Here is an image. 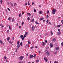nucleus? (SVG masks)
Listing matches in <instances>:
<instances>
[{
  "label": "nucleus",
  "mask_w": 63,
  "mask_h": 63,
  "mask_svg": "<svg viewBox=\"0 0 63 63\" xmlns=\"http://www.w3.org/2000/svg\"><path fill=\"white\" fill-rule=\"evenodd\" d=\"M7 10H8V11H10V9H9V8H7Z\"/></svg>",
  "instance_id": "53"
},
{
  "label": "nucleus",
  "mask_w": 63,
  "mask_h": 63,
  "mask_svg": "<svg viewBox=\"0 0 63 63\" xmlns=\"http://www.w3.org/2000/svg\"><path fill=\"white\" fill-rule=\"evenodd\" d=\"M8 20H10H10H11V17H10L9 18Z\"/></svg>",
  "instance_id": "29"
},
{
  "label": "nucleus",
  "mask_w": 63,
  "mask_h": 63,
  "mask_svg": "<svg viewBox=\"0 0 63 63\" xmlns=\"http://www.w3.org/2000/svg\"><path fill=\"white\" fill-rule=\"evenodd\" d=\"M9 29H10V30H11V29H12V28H11V26L9 25Z\"/></svg>",
  "instance_id": "13"
},
{
  "label": "nucleus",
  "mask_w": 63,
  "mask_h": 63,
  "mask_svg": "<svg viewBox=\"0 0 63 63\" xmlns=\"http://www.w3.org/2000/svg\"><path fill=\"white\" fill-rule=\"evenodd\" d=\"M35 22V23L36 24H38V25L40 24V23H38V22H37V21Z\"/></svg>",
  "instance_id": "16"
},
{
  "label": "nucleus",
  "mask_w": 63,
  "mask_h": 63,
  "mask_svg": "<svg viewBox=\"0 0 63 63\" xmlns=\"http://www.w3.org/2000/svg\"><path fill=\"white\" fill-rule=\"evenodd\" d=\"M52 42H53V41L55 42V41H56V39L55 38H53L52 40Z\"/></svg>",
  "instance_id": "8"
},
{
  "label": "nucleus",
  "mask_w": 63,
  "mask_h": 63,
  "mask_svg": "<svg viewBox=\"0 0 63 63\" xmlns=\"http://www.w3.org/2000/svg\"><path fill=\"white\" fill-rule=\"evenodd\" d=\"M27 19L28 20H30V18H29V17H28L27 18Z\"/></svg>",
  "instance_id": "37"
},
{
  "label": "nucleus",
  "mask_w": 63,
  "mask_h": 63,
  "mask_svg": "<svg viewBox=\"0 0 63 63\" xmlns=\"http://www.w3.org/2000/svg\"><path fill=\"white\" fill-rule=\"evenodd\" d=\"M20 38L22 39V38L23 37V35H21L20 36Z\"/></svg>",
  "instance_id": "14"
},
{
  "label": "nucleus",
  "mask_w": 63,
  "mask_h": 63,
  "mask_svg": "<svg viewBox=\"0 0 63 63\" xmlns=\"http://www.w3.org/2000/svg\"><path fill=\"white\" fill-rule=\"evenodd\" d=\"M46 17L47 18H48L49 17V16H48V15H47Z\"/></svg>",
  "instance_id": "22"
},
{
  "label": "nucleus",
  "mask_w": 63,
  "mask_h": 63,
  "mask_svg": "<svg viewBox=\"0 0 63 63\" xmlns=\"http://www.w3.org/2000/svg\"><path fill=\"white\" fill-rule=\"evenodd\" d=\"M32 5H34V2H33L32 4Z\"/></svg>",
  "instance_id": "60"
},
{
  "label": "nucleus",
  "mask_w": 63,
  "mask_h": 63,
  "mask_svg": "<svg viewBox=\"0 0 63 63\" xmlns=\"http://www.w3.org/2000/svg\"><path fill=\"white\" fill-rule=\"evenodd\" d=\"M56 50H59V48L58 47H57L56 48Z\"/></svg>",
  "instance_id": "12"
},
{
  "label": "nucleus",
  "mask_w": 63,
  "mask_h": 63,
  "mask_svg": "<svg viewBox=\"0 0 63 63\" xmlns=\"http://www.w3.org/2000/svg\"><path fill=\"white\" fill-rule=\"evenodd\" d=\"M4 58L5 59H7V57L6 56L4 57Z\"/></svg>",
  "instance_id": "44"
},
{
  "label": "nucleus",
  "mask_w": 63,
  "mask_h": 63,
  "mask_svg": "<svg viewBox=\"0 0 63 63\" xmlns=\"http://www.w3.org/2000/svg\"><path fill=\"white\" fill-rule=\"evenodd\" d=\"M45 43H47V40H45Z\"/></svg>",
  "instance_id": "35"
},
{
  "label": "nucleus",
  "mask_w": 63,
  "mask_h": 63,
  "mask_svg": "<svg viewBox=\"0 0 63 63\" xmlns=\"http://www.w3.org/2000/svg\"><path fill=\"white\" fill-rule=\"evenodd\" d=\"M42 44H43V46H44L45 45V42H43L42 43Z\"/></svg>",
  "instance_id": "40"
},
{
  "label": "nucleus",
  "mask_w": 63,
  "mask_h": 63,
  "mask_svg": "<svg viewBox=\"0 0 63 63\" xmlns=\"http://www.w3.org/2000/svg\"><path fill=\"white\" fill-rule=\"evenodd\" d=\"M21 13H20L19 14V17H21Z\"/></svg>",
  "instance_id": "20"
},
{
  "label": "nucleus",
  "mask_w": 63,
  "mask_h": 63,
  "mask_svg": "<svg viewBox=\"0 0 63 63\" xmlns=\"http://www.w3.org/2000/svg\"><path fill=\"white\" fill-rule=\"evenodd\" d=\"M13 40L14 41V37H12Z\"/></svg>",
  "instance_id": "54"
},
{
  "label": "nucleus",
  "mask_w": 63,
  "mask_h": 63,
  "mask_svg": "<svg viewBox=\"0 0 63 63\" xmlns=\"http://www.w3.org/2000/svg\"><path fill=\"white\" fill-rule=\"evenodd\" d=\"M29 57L30 58H32L33 57V55H31Z\"/></svg>",
  "instance_id": "5"
},
{
  "label": "nucleus",
  "mask_w": 63,
  "mask_h": 63,
  "mask_svg": "<svg viewBox=\"0 0 63 63\" xmlns=\"http://www.w3.org/2000/svg\"><path fill=\"white\" fill-rule=\"evenodd\" d=\"M61 22H62V24H63V21L62 20L61 21Z\"/></svg>",
  "instance_id": "46"
},
{
  "label": "nucleus",
  "mask_w": 63,
  "mask_h": 63,
  "mask_svg": "<svg viewBox=\"0 0 63 63\" xmlns=\"http://www.w3.org/2000/svg\"><path fill=\"white\" fill-rule=\"evenodd\" d=\"M27 15H29L30 16H31V14L30 13H27Z\"/></svg>",
  "instance_id": "32"
},
{
  "label": "nucleus",
  "mask_w": 63,
  "mask_h": 63,
  "mask_svg": "<svg viewBox=\"0 0 63 63\" xmlns=\"http://www.w3.org/2000/svg\"><path fill=\"white\" fill-rule=\"evenodd\" d=\"M20 45L21 46H22V42H21L20 43Z\"/></svg>",
  "instance_id": "30"
},
{
  "label": "nucleus",
  "mask_w": 63,
  "mask_h": 63,
  "mask_svg": "<svg viewBox=\"0 0 63 63\" xmlns=\"http://www.w3.org/2000/svg\"><path fill=\"white\" fill-rule=\"evenodd\" d=\"M44 20V18H41L40 19V20Z\"/></svg>",
  "instance_id": "24"
},
{
  "label": "nucleus",
  "mask_w": 63,
  "mask_h": 63,
  "mask_svg": "<svg viewBox=\"0 0 63 63\" xmlns=\"http://www.w3.org/2000/svg\"><path fill=\"white\" fill-rule=\"evenodd\" d=\"M24 58L23 56H21L18 58L19 60H22Z\"/></svg>",
  "instance_id": "3"
},
{
  "label": "nucleus",
  "mask_w": 63,
  "mask_h": 63,
  "mask_svg": "<svg viewBox=\"0 0 63 63\" xmlns=\"http://www.w3.org/2000/svg\"><path fill=\"white\" fill-rule=\"evenodd\" d=\"M10 4L11 5V7H13V4H12V3H10Z\"/></svg>",
  "instance_id": "21"
},
{
  "label": "nucleus",
  "mask_w": 63,
  "mask_h": 63,
  "mask_svg": "<svg viewBox=\"0 0 63 63\" xmlns=\"http://www.w3.org/2000/svg\"><path fill=\"white\" fill-rule=\"evenodd\" d=\"M49 22V21L48 20H47V21H46V22L47 23H48V22Z\"/></svg>",
  "instance_id": "41"
},
{
  "label": "nucleus",
  "mask_w": 63,
  "mask_h": 63,
  "mask_svg": "<svg viewBox=\"0 0 63 63\" xmlns=\"http://www.w3.org/2000/svg\"><path fill=\"white\" fill-rule=\"evenodd\" d=\"M20 45H18L16 47H17V49H18V48H19V47H20Z\"/></svg>",
  "instance_id": "7"
},
{
  "label": "nucleus",
  "mask_w": 63,
  "mask_h": 63,
  "mask_svg": "<svg viewBox=\"0 0 63 63\" xmlns=\"http://www.w3.org/2000/svg\"><path fill=\"white\" fill-rule=\"evenodd\" d=\"M7 39V40H10V38L9 37H8Z\"/></svg>",
  "instance_id": "43"
},
{
  "label": "nucleus",
  "mask_w": 63,
  "mask_h": 63,
  "mask_svg": "<svg viewBox=\"0 0 63 63\" xmlns=\"http://www.w3.org/2000/svg\"><path fill=\"white\" fill-rule=\"evenodd\" d=\"M19 28H21V26H19Z\"/></svg>",
  "instance_id": "63"
},
{
  "label": "nucleus",
  "mask_w": 63,
  "mask_h": 63,
  "mask_svg": "<svg viewBox=\"0 0 63 63\" xmlns=\"http://www.w3.org/2000/svg\"><path fill=\"white\" fill-rule=\"evenodd\" d=\"M34 48V47H31V49H32V48Z\"/></svg>",
  "instance_id": "50"
},
{
  "label": "nucleus",
  "mask_w": 63,
  "mask_h": 63,
  "mask_svg": "<svg viewBox=\"0 0 63 63\" xmlns=\"http://www.w3.org/2000/svg\"><path fill=\"white\" fill-rule=\"evenodd\" d=\"M50 47H53V45L52 43H50Z\"/></svg>",
  "instance_id": "10"
},
{
  "label": "nucleus",
  "mask_w": 63,
  "mask_h": 63,
  "mask_svg": "<svg viewBox=\"0 0 63 63\" xmlns=\"http://www.w3.org/2000/svg\"><path fill=\"white\" fill-rule=\"evenodd\" d=\"M45 53L47 56H49L50 55V53L47 50H45Z\"/></svg>",
  "instance_id": "1"
},
{
  "label": "nucleus",
  "mask_w": 63,
  "mask_h": 63,
  "mask_svg": "<svg viewBox=\"0 0 63 63\" xmlns=\"http://www.w3.org/2000/svg\"><path fill=\"white\" fill-rule=\"evenodd\" d=\"M60 26H61V25H57V27H60Z\"/></svg>",
  "instance_id": "25"
},
{
  "label": "nucleus",
  "mask_w": 63,
  "mask_h": 63,
  "mask_svg": "<svg viewBox=\"0 0 63 63\" xmlns=\"http://www.w3.org/2000/svg\"><path fill=\"white\" fill-rule=\"evenodd\" d=\"M58 33V35H60L61 34V32H57Z\"/></svg>",
  "instance_id": "11"
},
{
  "label": "nucleus",
  "mask_w": 63,
  "mask_h": 63,
  "mask_svg": "<svg viewBox=\"0 0 63 63\" xmlns=\"http://www.w3.org/2000/svg\"><path fill=\"white\" fill-rule=\"evenodd\" d=\"M55 54H56V53H57V52H54Z\"/></svg>",
  "instance_id": "61"
},
{
  "label": "nucleus",
  "mask_w": 63,
  "mask_h": 63,
  "mask_svg": "<svg viewBox=\"0 0 63 63\" xmlns=\"http://www.w3.org/2000/svg\"><path fill=\"white\" fill-rule=\"evenodd\" d=\"M35 48H38V46H36L35 47Z\"/></svg>",
  "instance_id": "56"
},
{
  "label": "nucleus",
  "mask_w": 63,
  "mask_h": 63,
  "mask_svg": "<svg viewBox=\"0 0 63 63\" xmlns=\"http://www.w3.org/2000/svg\"><path fill=\"white\" fill-rule=\"evenodd\" d=\"M24 22L23 21L22 22V26H23V24H24Z\"/></svg>",
  "instance_id": "39"
},
{
  "label": "nucleus",
  "mask_w": 63,
  "mask_h": 63,
  "mask_svg": "<svg viewBox=\"0 0 63 63\" xmlns=\"http://www.w3.org/2000/svg\"><path fill=\"white\" fill-rule=\"evenodd\" d=\"M54 63H58V62H56V61H55L54 62Z\"/></svg>",
  "instance_id": "47"
},
{
  "label": "nucleus",
  "mask_w": 63,
  "mask_h": 63,
  "mask_svg": "<svg viewBox=\"0 0 63 63\" xmlns=\"http://www.w3.org/2000/svg\"><path fill=\"white\" fill-rule=\"evenodd\" d=\"M22 15H23V14H24V12H23L22 11Z\"/></svg>",
  "instance_id": "51"
},
{
  "label": "nucleus",
  "mask_w": 63,
  "mask_h": 63,
  "mask_svg": "<svg viewBox=\"0 0 63 63\" xmlns=\"http://www.w3.org/2000/svg\"><path fill=\"white\" fill-rule=\"evenodd\" d=\"M14 6H17V4L16 3H14Z\"/></svg>",
  "instance_id": "23"
},
{
  "label": "nucleus",
  "mask_w": 63,
  "mask_h": 63,
  "mask_svg": "<svg viewBox=\"0 0 63 63\" xmlns=\"http://www.w3.org/2000/svg\"><path fill=\"white\" fill-rule=\"evenodd\" d=\"M61 46H62V47H63V42H62L61 44Z\"/></svg>",
  "instance_id": "27"
},
{
  "label": "nucleus",
  "mask_w": 63,
  "mask_h": 63,
  "mask_svg": "<svg viewBox=\"0 0 63 63\" xmlns=\"http://www.w3.org/2000/svg\"><path fill=\"white\" fill-rule=\"evenodd\" d=\"M39 54L41 53V51H39Z\"/></svg>",
  "instance_id": "62"
},
{
  "label": "nucleus",
  "mask_w": 63,
  "mask_h": 63,
  "mask_svg": "<svg viewBox=\"0 0 63 63\" xmlns=\"http://www.w3.org/2000/svg\"><path fill=\"white\" fill-rule=\"evenodd\" d=\"M34 12H36V9H34Z\"/></svg>",
  "instance_id": "33"
},
{
  "label": "nucleus",
  "mask_w": 63,
  "mask_h": 63,
  "mask_svg": "<svg viewBox=\"0 0 63 63\" xmlns=\"http://www.w3.org/2000/svg\"><path fill=\"white\" fill-rule=\"evenodd\" d=\"M17 49L15 51L16 52H17Z\"/></svg>",
  "instance_id": "59"
},
{
  "label": "nucleus",
  "mask_w": 63,
  "mask_h": 63,
  "mask_svg": "<svg viewBox=\"0 0 63 63\" xmlns=\"http://www.w3.org/2000/svg\"><path fill=\"white\" fill-rule=\"evenodd\" d=\"M49 24H51V23H50V22H49Z\"/></svg>",
  "instance_id": "64"
},
{
  "label": "nucleus",
  "mask_w": 63,
  "mask_h": 63,
  "mask_svg": "<svg viewBox=\"0 0 63 63\" xmlns=\"http://www.w3.org/2000/svg\"><path fill=\"white\" fill-rule=\"evenodd\" d=\"M55 12H56V9H54L52 10V14L53 15H54L55 14Z\"/></svg>",
  "instance_id": "2"
},
{
  "label": "nucleus",
  "mask_w": 63,
  "mask_h": 63,
  "mask_svg": "<svg viewBox=\"0 0 63 63\" xmlns=\"http://www.w3.org/2000/svg\"><path fill=\"white\" fill-rule=\"evenodd\" d=\"M30 1V0H29L28 2V5H30V4L29 3Z\"/></svg>",
  "instance_id": "26"
},
{
  "label": "nucleus",
  "mask_w": 63,
  "mask_h": 63,
  "mask_svg": "<svg viewBox=\"0 0 63 63\" xmlns=\"http://www.w3.org/2000/svg\"><path fill=\"white\" fill-rule=\"evenodd\" d=\"M28 43L29 44H31V43L29 41H28Z\"/></svg>",
  "instance_id": "48"
},
{
  "label": "nucleus",
  "mask_w": 63,
  "mask_h": 63,
  "mask_svg": "<svg viewBox=\"0 0 63 63\" xmlns=\"http://www.w3.org/2000/svg\"><path fill=\"white\" fill-rule=\"evenodd\" d=\"M27 4V3H26L25 4V6H26Z\"/></svg>",
  "instance_id": "52"
},
{
  "label": "nucleus",
  "mask_w": 63,
  "mask_h": 63,
  "mask_svg": "<svg viewBox=\"0 0 63 63\" xmlns=\"http://www.w3.org/2000/svg\"><path fill=\"white\" fill-rule=\"evenodd\" d=\"M32 29L33 31H34V30H35V26H33L32 27Z\"/></svg>",
  "instance_id": "9"
},
{
  "label": "nucleus",
  "mask_w": 63,
  "mask_h": 63,
  "mask_svg": "<svg viewBox=\"0 0 63 63\" xmlns=\"http://www.w3.org/2000/svg\"><path fill=\"white\" fill-rule=\"evenodd\" d=\"M31 22H34V19H33L31 21Z\"/></svg>",
  "instance_id": "34"
},
{
  "label": "nucleus",
  "mask_w": 63,
  "mask_h": 63,
  "mask_svg": "<svg viewBox=\"0 0 63 63\" xmlns=\"http://www.w3.org/2000/svg\"><path fill=\"white\" fill-rule=\"evenodd\" d=\"M12 22H14V18H12Z\"/></svg>",
  "instance_id": "15"
},
{
  "label": "nucleus",
  "mask_w": 63,
  "mask_h": 63,
  "mask_svg": "<svg viewBox=\"0 0 63 63\" xmlns=\"http://www.w3.org/2000/svg\"><path fill=\"white\" fill-rule=\"evenodd\" d=\"M9 43H11V44H12V45H13V44H12V43H13V42L11 41V42H10L9 41Z\"/></svg>",
  "instance_id": "36"
},
{
  "label": "nucleus",
  "mask_w": 63,
  "mask_h": 63,
  "mask_svg": "<svg viewBox=\"0 0 63 63\" xmlns=\"http://www.w3.org/2000/svg\"><path fill=\"white\" fill-rule=\"evenodd\" d=\"M58 31H59V32H60V29H58Z\"/></svg>",
  "instance_id": "49"
},
{
  "label": "nucleus",
  "mask_w": 63,
  "mask_h": 63,
  "mask_svg": "<svg viewBox=\"0 0 63 63\" xmlns=\"http://www.w3.org/2000/svg\"><path fill=\"white\" fill-rule=\"evenodd\" d=\"M36 62H39V60H37L36 61Z\"/></svg>",
  "instance_id": "31"
},
{
  "label": "nucleus",
  "mask_w": 63,
  "mask_h": 63,
  "mask_svg": "<svg viewBox=\"0 0 63 63\" xmlns=\"http://www.w3.org/2000/svg\"><path fill=\"white\" fill-rule=\"evenodd\" d=\"M24 38H26V35H24V36H23V37H22V40H23L24 39Z\"/></svg>",
  "instance_id": "6"
},
{
  "label": "nucleus",
  "mask_w": 63,
  "mask_h": 63,
  "mask_svg": "<svg viewBox=\"0 0 63 63\" xmlns=\"http://www.w3.org/2000/svg\"><path fill=\"white\" fill-rule=\"evenodd\" d=\"M44 60H46V62H47V61H48V60L47 59V58L45 57H44Z\"/></svg>",
  "instance_id": "4"
},
{
  "label": "nucleus",
  "mask_w": 63,
  "mask_h": 63,
  "mask_svg": "<svg viewBox=\"0 0 63 63\" xmlns=\"http://www.w3.org/2000/svg\"><path fill=\"white\" fill-rule=\"evenodd\" d=\"M1 27H4V25H2Z\"/></svg>",
  "instance_id": "57"
},
{
  "label": "nucleus",
  "mask_w": 63,
  "mask_h": 63,
  "mask_svg": "<svg viewBox=\"0 0 63 63\" xmlns=\"http://www.w3.org/2000/svg\"><path fill=\"white\" fill-rule=\"evenodd\" d=\"M51 36H52V35H53V33H52V31H51Z\"/></svg>",
  "instance_id": "19"
},
{
  "label": "nucleus",
  "mask_w": 63,
  "mask_h": 63,
  "mask_svg": "<svg viewBox=\"0 0 63 63\" xmlns=\"http://www.w3.org/2000/svg\"><path fill=\"white\" fill-rule=\"evenodd\" d=\"M28 33V32H26L25 33V34H27Z\"/></svg>",
  "instance_id": "58"
},
{
  "label": "nucleus",
  "mask_w": 63,
  "mask_h": 63,
  "mask_svg": "<svg viewBox=\"0 0 63 63\" xmlns=\"http://www.w3.org/2000/svg\"><path fill=\"white\" fill-rule=\"evenodd\" d=\"M0 2L1 3V4H2V2H3V0H1L0 1Z\"/></svg>",
  "instance_id": "38"
},
{
  "label": "nucleus",
  "mask_w": 63,
  "mask_h": 63,
  "mask_svg": "<svg viewBox=\"0 0 63 63\" xmlns=\"http://www.w3.org/2000/svg\"><path fill=\"white\" fill-rule=\"evenodd\" d=\"M29 46V45L27 44L26 45V47H28Z\"/></svg>",
  "instance_id": "45"
},
{
  "label": "nucleus",
  "mask_w": 63,
  "mask_h": 63,
  "mask_svg": "<svg viewBox=\"0 0 63 63\" xmlns=\"http://www.w3.org/2000/svg\"><path fill=\"white\" fill-rule=\"evenodd\" d=\"M36 54H35L33 56L34 57H36Z\"/></svg>",
  "instance_id": "42"
},
{
  "label": "nucleus",
  "mask_w": 63,
  "mask_h": 63,
  "mask_svg": "<svg viewBox=\"0 0 63 63\" xmlns=\"http://www.w3.org/2000/svg\"><path fill=\"white\" fill-rule=\"evenodd\" d=\"M47 14H49V11H47Z\"/></svg>",
  "instance_id": "55"
},
{
  "label": "nucleus",
  "mask_w": 63,
  "mask_h": 63,
  "mask_svg": "<svg viewBox=\"0 0 63 63\" xmlns=\"http://www.w3.org/2000/svg\"><path fill=\"white\" fill-rule=\"evenodd\" d=\"M39 14H42L43 13H42V11H39Z\"/></svg>",
  "instance_id": "18"
},
{
  "label": "nucleus",
  "mask_w": 63,
  "mask_h": 63,
  "mask_svg": "<svg viewBox=\"0 0 63 63\" xmlns=\"http://www.w3.org/2000/svg\"><path fill=\"white\" fill-rule=\"evenodd\" d=\"M20 43H19V41H18L17 43V44L18 45H20V44H19Z\"/></svg>",
  "instance_id": "17"
},
{
  "label": "nucleus",
  "mask_w": 63,
  "mask_h": 63,
  "mask_svg": "<svg viewBox=\"0 0 63 63\" xmlns=\"http://www.w3.org/2000/svg\"><path fill=\"white\" fill-rule=\"evenodd\" d=\"M0 43L1 44H2V43H3V42L2 41V40H0Z\"/></svg>",
  "instance_id": "28"
}]
</instances>
